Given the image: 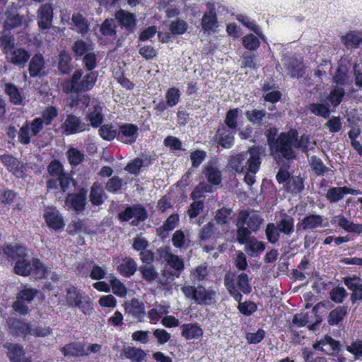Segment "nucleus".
Returning <instances> with one entry per match:
<instances>
[{"label":"nucleus","mask_w":362,"mask_h":362,"mask_svg":"<svg viewBox=\"0 0 362 362\" xmlns=\"http://www.w3.org/2000/svg\"><path fill=\"white\" fill-rule=\"evenodd\" d=\"M261 164L259 154L252 149L232 156L230 166L237 173H244V180L252 186L255 182V174L258 172Z\"/></svg>","instance_id":"f257e3e1"},{"label":"nucleus","mask_w":362,"mask_h":362,"mask_svg":"<svg viewBox=\"0 0 362 362\" xmlns=\"http://www.w3.org/2000/svg\"><path fill=\"white\" fill-rule=\"evenodd\" d=\"M268 143L272 153L278 157L291 160L296 157V134L293 132L281 133L274 139L268 136Z\"/></svg>","instance_id":"f03ea898"},{"label":"nucleus","mask_w":362,"mask_h":362,"mask_svg":"<svg viewBox=\"0 0 362 362\" xmlns=\"http://www.w3.org/2000/svg\"><path fill=\"white\" fill-rule=\"evenodd\" d=\"M294 218L284 214L275 223H269L265 229V235L269 243L276 244L281 238L288 239L295 231Z\"/></svg>","instance_id":"7ed1b4c3"},{"label":"nucleus","mask_w":362,"mask_h":362,"mask_svg":"<svg viewBox=\"0 0 362 362\" xmlns=\"http://www.w3.org/2000/svg\"><path fill=\"white\" fill-rule=\"evenodd\" d=\"M82 71L76 70L71 78L63 83V90L66 93L87 91L93 88L97 80L96 72H90L82 78Z\"/></svg>","instance_id":"20e7f679"},{"label":"nucleus","mask_w":362,"mask_h":362,"mask_svg":"<svg viewBox=\"0 0 362 362\" xmlns=\"http://www.w3.org/2000/svg\"><path fill=\"white\" fill-rule=\"evenodd\" d=\"M181 291L185 298L194 300L198 304L209 305L215 299L216 293L214 290L202 286L197 287L191 285H184Z\"/></svg>","instance_id":"39448f33"},{"label":"nucleus","mask_w":362,"mask_h":362,"mask_svg":"<svg viewBox=\"0 0 362 362\" xmlns=\"http://www.w3.org/2000/svg\"><path fill=\"white\" fill-rule=\"evenodd\" d=\"M66 299L69 305L77 307L85 315L91 314L93 309L88 296L83 295L81 291L71 285L66 288Z\"/></svg>","instance_id":"423d86ee"},{"label":"nucleus","mask_w":362,"mask_h":362,"mask_svg":"<svg viewBox=\"0 0 362 362\" xmlns=\"http://www.w3.org/2000/svg\"><path fill=\"white\" fill-rule=\"evenodd\" d=\"M118 218L121 221H129L134 218L131 224L137 226L141 221L146 219L147 211L144 206L136 204L127 207L124 211L118 214Z\"/></svg>","instance_id":"0eeeda50"},{"label":"nucleus","mask_w":362,"mask_h":362,"mask_svg":"<svg viewBox=\"0 0 362 362\" xmlns=\"http://www.w3.org/2000/svg\"><path fill=\"white\" fill-rule=\"evenodd\" d=\"M158 252L160 258L173 269L176 277L178 278L185 269L183 259L178 255L173 254L169 248H160Z\"/></svg>","instance_id":"6e6552de"},{"label":"nucleus","mask_w":362,"mask_h":362,"mask_svg":"<svg viewBox=\"0 0 362 362\" xmlns=\"http://www.w3.org/2000/svg\"><path fill=\"white\" fill-rule=\"evenodd\" d=\"M327 226H328L327 218L319 214L305 216L297 224L298 230H313Z\"/></svg>","instance_id":"1a4fd4ad"},{"label":"nucleus","mask_w":362,"mask_h":362,"mask_svg":"<svg viewBox=\"0 0 362 362\" xmlns=\"http://www.w3.org/2000/svg\"><path fill=\"white\" fill-rule=\"evenodd\" d=\"M62 128L66 135L74 134L90 129V124L82 122L79 117L68 115L62 124Z\"/></svg>","instance_id":"9d476101"},{"label":"nucleus","mask_w":362,"mask_h":362,"mask_svg":"<svg viewBox=\"0 0 362 362\" xmlns=\"http://www.w3.org/2000/svg\"><path fill=\"white\" fill-rule=\"evenodd\" d=\"M43 217L48 227L55 231H61L65 223L63 216L55 207L49 206L45 210Z\"/></svg>","instance_id":"9b49d317"},{"label":"nucleus","mask_w":362,"mask_h":362,"mask_svg":"<svg viewBox=\"0 0 362 362\" xmlns=\"http://www.w3.org/2000/svg\"><path fill=\"white\" fill-rule=\"evenodd\" d=\"M138 135L139 128L134 124H122L117 129V140L125 144H132L134 143Z\"/></svg>","instance_id":"f8f14e48"},{"label":"nucleus","mask_w":362,"mask_h":362,"mask_svg":"<svg viewBox=\"0 0 362 362\" xmlns=\"http://www.w3.org/2000/svg\"><path fill=\"white\" fill-rule=\"evenodd\" d=\"M87 191L82 188L76 194H69L65 200L66 206L76 213H81L86 205Z\"/></svg>","instance_id":"ddd939ff"},{"label":"nucleus","mask_w":362,"mask_h":362,"mask_svg":"<svg viewBox=\"0 0 362 362\" xmlns=\"http://www.w3.org/2000/svg\"><path fill=\"white\" fill-rule=\"evenodd\" d=\"M53 8L52 4H42L37 11V24L41 29H48L52 25Z\"/></svg>","instance_id":"4468645a"},{"label":"nucleus","mask_w":362,"mask_h":362,"mask_svg":"<svg viewBox=\"0 0 362 362\" xmlns=\"http://www.w3.org/2000/svg\"><path fill=\"white\" fill-rule=\"evenodd\" d=\"M332 225L339 227L348 233H362V225L354 223L349 220L342 214L334 216L331 219Z\"/></svg>","instance_id":"2eb2a0df"},{"label":"nucleus","mask_w":362,"mask_h":362,"mask_svg":"<svg viewBox=\"0 0 362 362\" xmlns=\"http://www.w3.org/2000/svg\"><path fill=\"white\" fill-rule=\"evenodd\" d=\"M0 159L1 161L7 168V169L10 172H12L13 175H15L18 177H23V175H25V167L23 165V163H22L16 158L8 154L1 156Z\"/></svg>","instance_id":"dca6fc26"},{"label":"nucleus","mask_w":362,"mask_h":362,"mask_svg":"<svg viewBox=\"0 0 362 362\" xmlns=\"http://www.w3.org/2000/svg\"><path fill=\"white\" fill-rule=\"evenodd\" d=\"M26 252V249L20 245H6L0 250V262H4L6 259H18L23 253Z\"/></svg>","instance_id":"f3484780"},{"label":"nucleus","mask_w":362,"mask_h":362,"mask_svg":"<svg viewBox=\"0 0 362 362\" xmlns=\"http://www.w3.org/2000/svg\"><path fill=\"white\" fill-rule=\"evenodd\" d=\"M238 219L244 221V225L247 224V228L252 231L255 232L259 230L263 219L256 213H248L242 211L239 213Z\"/></svg>","instance_id":"a211bd4d"},{"label":"nucleus","mask_w":362,"mask_h":362,"mask_svg":"<svg viewBox=\"0 0 362 362\" xmlns=\"http://www.w3.org/2000/svg\"><path fill=\"white\" fill-rule=\"evenodd\" d=\"M344 284L349 290L352 291L351 299L353 303L362 300V282L359 277L356 276L346 277L344 279Z\"/></svg>","instance_id":"6ab92c4d"},{"label":"nucleus","mask_w":362,"mask_h":362,"mask_svg":"<svg viewBox=\"0 0 362 362\" xmlns=\"http://www.w3.org/2000/svg\"><path fill=\"white\" fill-rule=\"evenodd\" d=\"M33 270V261L29 258V255L25 252L16 261L14 266V272L16 274L27 276L30 274Z\"/></svg>","instance_id":"aec40b11"},{"label":"nucleus","mask_w":362,"mask_h":362,"mask_svg":"<svg viewBox=\"0 0 362 362\" xmlns=\"http://www.w3.org/2000/svg\"><path fill=\"white\" fill-rule=\"evenodd\" d=\"M116 19L129 31H133L136 27V16L124 10H119L115 14Z\"/></svg>","instance_id":"412c9836"},{"label":"nucleus","mask_w":362,"mask_h":362,"mask_svg":"<svg viewBox=\"0 0 362 362\" xmlns=\"http://www.w3.org/2000/svg\"><path fill=\"white\" fill-rule=\"evenodd\" d=\"M236 131L227 129L226 127L222 126L217 130V137L218 144L223 148H230L234 141V135Z\"/></svg>","instance_id":"4be33fe9"},{"label":"nucleus","mask_w":362,"mask_h":362,"mask_svg":"<svg viewBox=\"0 0 362 362\" xmlns=\"http://www.w3.org/2000/svg\"><path fill=\"white\" fill-rule=\"evenodd\" d=\"M313 348L315 350L328 353L330 351H338L339 349V343L331 337L325 335L313 344Z\"/></svg>","instance_id":"5701e85b"},{"label":"nucleus","mask_w":362,"mask_h":362,"mask_svg":"<svg viewBox=\"0 0 362 362\" xmlns=\"http://www.w3.org/2000/svg\"><path fill=\"white\" fill-rule=\"evenodd\" d=\"M62 352L65 356H83L87 355L86 344L83 343H71L62 349Z\"/></svg>","instance_id":"b1692460"},{"label":"nucleus","mask_w":362,"mask_h":362,"mask_svg":"<svg viewBox=\"0 0 362 362\" xmlns=\"http://www.w3.org/2000/svg\"><path fill=\"white\" fill-rule=\"evenodd\" d=\"M265 249V243L258 240L255 237L245 244V251L250 257L259 256Z\"/></svg>","instance_id":"393cba45"},{"label":"nucleus","mask_w":362,"mask_h":362,"mask_svg":"<svg viewBox=\"0 0 362 362\" xmlns=\"http://www.w3.org/2000/svg\"><path fill=\"white\" fill-rule=\"evenodd\" d=\"M86 119L90 122L93 127H99L103 121L102 106L99 104L94 105L93 110L87 113Z\"/></svg>","instance_id":"a878e982"},{"label":"nucleus","mask_w":362,"mask_h":362,"mask_svg":"<svg viewBox=\"0 0 362 362\" xmlns=\"http://www.w3.org/2000/svg\"><path fill=\"white\" fill-rule=\"evenodd\" d=\"M181 329L182 336L187 340L198 339L203 334L202 329L197 324H184Z\"/></svg>","instance_id":"bb28decb"},{"label":"nucleus","mask_w":362,"mask_h":362,"mask_svg":"<svg viewBox=\"0 0 362 362\" xmlns=\"http://www.w3.org/2000/svg\"><path fill=\"white\" fill-rule=\"evenodd\" d=\"M45 68V59L41 54H35L29 63L28 71L31 77L39 76Z\"/></svg>","instance_id":"cd10ccee"},{"label":"nucleus","mask_w":362,"mask_h":362,"mask_svg":"<svg viewBox=\"0 0 362 362\" xmlns=\"http://www.w3.org/2000/svg\"><path fill=\"white\" fill-rule=\"evenodd\" d=\"M204 175L211 185H218L221 182V173L214 164L209 163L205 167Z\"/></svg>","instance_id":"c85d7f7f"},{"label":"nucleus","mask_w":362,"mask_h":362,"mask_svg":"<svg viewBox=\"0 0 362 362\" xmlns=\"http://www.w3.org/2000/svg\"><path fill=\"white\" fill-rule=\"evenodd\" d=\"M334 82L336 86L338 85H348L352 82V78L349 73L347 67L344 65L340 64L333 77Z\"/></svg>","instance_id":"c756f323"},{"label":"nucleus","mask_w":362,"mask_h":362,"mask_svg":"<svg viewBox=\"0 0 362 362\" xmlns=\"http://www.w3.org/2000/svg\"><path fill=\"white\" fill-rule=\"evenodd\" d=\"M105 193L103 187L98 182H94L90 187L89 199L95 206H100L104 202Z\"/></svg>","instance_id":"7c9ffc66"},{"label":"nucleus","mask_w":362,"mask_h":362,"mask_svg":"<svg viewBox=\"0 0 362 362\" xmlns=\"http://www.w3.org/2000/svg\"><path fill=\"white\" fill-rule=\"evenodd\" d=\"M247 119L253 124L262 126L264 120L270 116L265 110L253 109L245 112Z\"/></svg>","instance_id":"2f4dec72"},{"label":"nucleus","mask_w":362,"mask_h":362,"mask_svg":"<svg viewBox=\"0 0 362 362\" xmlns=\"http://www.w3.org/2000/svg\"><path fill=\"white\" fill-rule=\"evenodd\" d=\"M169 305L163 304H156L155 308L148 310V315L151 323L156 324L163 315H166L169 313Z\"/></svg>","instance_id":"473e14b6"},{"label":"nucleus","mask_w":362,"mask_h":362,"mask_svg":"<svg viewBox=\"0 0 362 362\" xmlns=\"http://www.w3.org/2000/svg\"><path fill=\"white\" fill-rule=\"evenodd\" d=\"M122 353L127 358L133 362H142L146 356L143 349L131 346L124 348Z\"/></svg>","instance_id":"72a5a7b5"},{"label":"nucleus","mask_w":362,"mask_h":362,"mask_svg":"<svg viewBox=\"0 0 362 362\" xmlns=\"http://www.w3.org/2000/svg\"><path fill=\"white\" fill-rule=\"evenodd\" d=\"M347 314V306L341 305L332 310L328 317L327 322L329 325L334 326L338 325Z\"/></svg>","instance_id":"f704fd0d"},{"label":"nucleus","mask_w":362,"mask_h":362,"mask_svg":"<svg viewBox=\"0 0 362 362\" xmlns=\"http://www.w3.org/2000/svg\"><path fill=\"white\" fill-rule=\"evenodd\" d=\"M29 58V53L21 48L14 49L11 54V62L20 67H24Z\"/></svg>","instance_id":"c9c22d12"},{"label":"nucleus","mask_w":362,"mask_h":362,"mask_svg":"<svg viewBox=\"0 0 362 362\" xmlns=\"http://www.w3.org/2000/svg\"><path fill=\"white\" fill-rule=\"evenodd\" d=\"M4 347L8 350V356L12 362H19L24 355V351L21 345L17 344L6 343Z\"/></svg>","instance_id":"e433bc0d"},{"label":"nucleus","mask_w":362,"mask_h":362,"mask_svg":"<svg viewBox=\"0 0 362 362\" xmlns=\"http://www.w3.org/2000/svg\"><path fill=\"white\" fill-rule=\"evenodd\" d=\"M126 311L136 318H141L144 315V303L138 299H132L131 302L127 305Z\"/></svg>","instance_id":"4c0bfd02"},{"label":"nucleus","mask_w":362,"mask_h":362,"mask_svg":"<svg viewBox=\"0 0 362 362\" xmlns=\"http://www.w3.org/2000/svg\"><path fill=\"white\" fill-rule=\"evenodd\" d=\"M5 93L8 95L11 103L17 105L23 104V97L17 87L12 83H6Z\"/></svg>","instance_id":"58836bf2"},{"label":"nucleus","mask_w":362,"mask_h":362,"mask_svg":"<svg viewBox=\"0 0 362 362\" xmlns=\"http://www.w3.org/2000/svg\"><path fill=\"white\" fill-rule=\"evenodd\" d=\"M118 269L121 274L129 277L136 272L137 269V264L133 259L129 257L125 258L118 267Z\"/></svg>","instance_id":"ea45409f"},{"label":"nucleus","mask_w":362,"mask_h":362,"mask_svg":"<svg viewBox=\"0 0 362 362\" xmlns=\"http://www.w3.org/2000/svg\"><path fill=\"white\" fill-rule=\"evenodd\" d=\"M342 42L346 48H355L362 43V35L357 32H350L342 37Z\"/></svg>","instance_id":"a19ab883"},{"label":"nucleus","mask_w":362,"mask_h":362,"mask_svg":"<svg viewBox=\"0 0 362 362\" xmlns=\"http://www.w3.org/2000/svg\"><path fill=\"white\" fill-rule=\"evenodd\" d=\"M237 241L241 244H245L247 241L251 239L250 233L251 230L245 227L244 225V221H239L238 219L237 223Z\"/></svg>","instance_id":"79ce46f5"},{"label":"nucleus","mask_w":362,"mask_h":362,"mask_svg":"<svg viewBox=\"0 0 362 362\" xmlns=\"http://www.w3.org/2000/svg\"><path fill=\"white\" fill-rule=\"evenodd\" d=\"M98 134L105 141H110L115 138L117 139V129L111 124L100 125Z\"/></svg>","instance_id":"37998d69"},{"label":"nucleus","mask_w":362,"mask_h":362,"mask_svg":"<svg viewBox=\"0 0 362 362\" xmlns=\"http://www.w3.org/2000/svg\"><path fill=\"white\" fill-rule=\"evenodd\" d=\"M214 187L204 182H200L194 189L191 193V198L193 200H199V199L204 197L206 193H211L214 192Z\"/></svg>","instance_id":"c03bdc74"},{"label":"nucleus","mask_w":362,"mask_h":362,"mask_svg":"<svg viewBox=\"0 0 362 362\" xmlns=\"http://www.w3.org/2000/svg\"><path fill=\"white\" fill-rule=\"evenodd\" d=\"M202 25L204 30L207 32L212 30L216 26V15L213 9L203 16Z\"/></svg>","instance_id":"a18cd8bd"},{"label":"nucleus","mask_w":362,"mask_h":362,"mask_svg":"<svg viewBox=\"0 0 362 362\" xmlns=\"http://www.w3.org/2000/svg\"><path fill=\"white\" fill-rule=\"evenodd\" d=\"M210 271L205 264L197 266L191 273L192 279L196 281H204L209 279Z\"/></svg>","instance_id":"49530a36"},{"label":"nucleus","mask_w":362,"mask_h":362,"mask_svg":"<svg viewBox=\"0 0 362 362\" xmlns=\"http://www.w3.org/2000/svg\"><path fill=\"white\" fill-rule=\"evenodd\" d=\"M309 163L317 175H324L329 170V168L323 163L322 160L315 156H313L309 158Z\"/></svg>","instance_id":"de8ad7c7"},{"label":"nucleus","mask_w":362,"mask_h":362,"mask_svg":"<svg viewBox=\"0 0 362 362\" xmlns=\"http://www.w3.org/2000/svg\"><path fill=\"white\" fill-rule=\"evenodd\" d=\"M344 95L345 92L344 88L339 87L338 86H334L330 91L327 97V100L332 105L337 107L341 103Z\"/></svg>","instance_id":"09e8293b"},{"label":"nucleus","mask_w":362,"mask_h":362,"mask_svg":"<svg viewBox=\"0 0 362 362\" xmlns=\"http://www.w3.org/2000/svg\"><path fill=\"white\" fill-rule=\"evenodd\" d=\"M93 49V48L91 45L81 40H76L72 47V50L76 57L85 56Z\"/></svg>","instance_id":"8fccbe9b"},{"label":"nucleus","mask_w":362,"mask_h":362,"mask_svg":"<svg viewBox=\"0 0 362 362\" xmlns=\"http://www.w3.org/2000/svg\"><path fill=\"white\" fill-rule=\"evenodd\" d=\"M71 58L69 53L66 52H62L59 57L58 69L62 74H68L71 69Z\"/></svg>","instance_id":"3c124183"},{"label":"nucleus","mask_w":362,"mask_h":362,"mask_svg":"<svg viewBox=\"0 0 362 362\" xmlns=\"http://www.w3.org/2000/svg\"><path fill=\"white\" fill-rule=\"evenodd\" d=\"M344 194V187H333L328 189L326 198L329 202L335 203L342 199Z\"/></svg>","instance_id":"603ef678"},{"label":"nucleus","mask_w":362,"mask_h":362,"mask_svg":"<svg viewBox=\"0 0 362 362\" xmlns=\"http://www.w3.org/2000/svg\"><path fill=\"white\" fill-rule=\"evenodd\" d=\"M38 291L37 289L33 288L28 285H23L21 286V289L17 296L18 298L30 303L34 299Z\"/></svg>","instance_id":"864d4df0"},{"label":"nucleus","mask_w":362,"mask_h":362,"mask_svg":"<svg viewBox=\"0 0 362 362\" xmlns=\"http://www.w3.org/2000/svg\"><path fill=\"white\" fill-rule=\"evenodd\" d=\"M236 284L243 293L248 294L252 291V287L249 283V277L246 273L243 272L237 276Z\"/></svg>","instance_id":"5fc2aeb1"},{"label":"nucleus","mask_w":362,"mask_h":362,"mask_svg":"<svg viewBox=\"0 0 362 362\" xmlns=\"http://www.w3.org/2000/svg\"><path fill=\"white\" fill-rule=\"evenodd\" d=\"M238 114L239 112L238 109H232L227 112L225 119V123L227 126V129L236 131L238 127L237 118L238 117Z\"/></svg>","instance_id":"6e6d98bb"},{"label":"nucleus","mask_w":362,"mask_h":362,"mask_svg":"<svg viewBox=\"0 0 362 362\" xmlns=\"http://www.w3.org/2000/svg\"><path fill=\"white\" fill-rule=\"evenodd\" d=\"M142 277L144 280L151 282L157 279L158 273L153 266H142L139 268Z\"/></svg>","instance_id":"4d7b16f0"},{"label":"nucleus","mask_w":362,"mask_h":362,"mask_svg":"<svg viewBox=\"0 0 362 362\" xmlns=\"http://www.w3.org/2000/svg\"><path fill=\"white\" fill-rule=\"evenodd\" d=\"M175 273L169 269H163L160 276L158 275L156 281L161 286H167L173 283Z\"/></svg>","instance_id":"13d9d810"},{"label":"nucleus","mask_w":362,"mask_h":362,"mask_svg":"<svg viewBox=\"0 0 362 362\" xmlns=\"http://www.w3.org/2000/svg\"><path fill=\"white\" fill-rule=\"evenodd\" d=\"M286 188L293 193H298L304 188L303 180L299 177H291L286 184Z\"/></svg>","instance_id":"bf43d9fd"},{"label":"nucleus","mask_w":362,"mask_h":362,"mask_svg":"<svg viewBox=\"0 0 362 362\" xmlns=\"http://www.w3.org/2000/svg\"><path fill=\"white\" fill-rule=\"evenodd\" d=\"M180 93L177 88H171L165 93V100L168 106L173 107L176 105L180 100Z\"/></svg>","instance_id":"052dcab7"},{"label":"nucleus","mask_w":362,"mask_h":362,"mask_svg":"<svg viewBox=\"0 0 362 362\" xmlns=\"http://www.w3.org/2000/svg\"><path fill=\"white\" fill-rule=\"evenodd\" d=\"M329 296L332 301L336 303H341L347 296V292L343 287L337 286L332 289Z\"/></svg>","instance_id":"680f3d73"},{"label":"nucleus","mask_w":362,"mask_h":362,"mask_svg":"<svg viewBox=\"0 0 362 362\" xmlns=\"http://www.w3.org/2000/svg\"><path fill=\"white\" fill-rule=\"evenodd\" d=\"M66 153L69 163L74 166L78 165L84 158L83 154L77 148H70Z\"/></svg>","instance_id":"e2e57ef3"},{"label":"nucleus","mask_w":362,"mask_h":362,"mask_svg":"<svg viewBox=\"0 0 362 362\" xmlns=\"http://www.w3.org/2000/svg\"><path fill=\"white\" fill-rule=\"evenodd\" d=\"M309 110L315 115L327 118L329 116L330 111L329 108L323 104L312 103L310 105Z\"/></svg>","instance_id":"0e129e2a"},{"label":"nucleus","mask_w":362,"mask_h":362,"mask_svg":"<svg viewBox=\"0 0 362 362\" xmlns=\"http://www.w3.org/2000/svg\"><path fill=\"white\" fill-rule=\"evenodd\" d=\"M5 30L0 33V46L4 49H11L14 45L13 36Z\"/></svg>","instance_id":"69168bd1"},{"label":"nucleus","mask_w":362,"mask_h":362,"mask_svg":"<svg viewBox=\"0 0 362 362\" xmlns=\"http://www.w3.org/2000/svg\"><path fill=\"white\" fill-rule=\"evenodd\" d=\"M123 180L117 176L109 179L106 183V189L112 193H117L122 187Z\"/></svg>","instance_id":"338daca9"},{"label":"nucleus","mask_w":362,"mask_h":362,"mask_svg":"<svg viewBox=\"0 0 362 362\" xmlns=\"http://www.w3.org/2000/svg\"><path fill=\"white\" fill-rule=\"evenodd\" d=\"M116 24L113 19L105 20L101 27L100 31L104 35L106 36H114L116 34Z\"/></svg>","instance_id":"774afa93"}]
</instances>
